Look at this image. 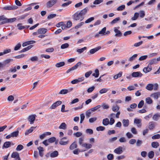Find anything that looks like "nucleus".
I'll return each mask as SVG.
<instances>
[{
    "instance_id": "f257e3e1",
    "label": "nucleus",
    "mask_w": 160,
    "mask_h": 160,
    "mask_svg": "<svg viewBox=\"0 0 160 160\" xmlns=\"http://www.w3.org/2000/svg\"><path fill=\"white\" fill-rule=\"evenodd\" d=\"M84 18V16H81V14L78 12H76L72 16V19L76 21L79 20L81 21L83 20Z\"/></svg>"
},
{
    "instance_id": "f03ea898",
    "label": "nucleus",
    "mask_w": 160,
    "mask_h": 160,
    "mask_svg": "<svg viewBox=\"0 0 160 160\" xmlns=\"http://www.w3.org/2000/svg\"><path fill=\"white\" fill-rule=\"evenodd\" d=\"M82 63L81 62H79L77 64H76L74 66L72 67L71 68L68 69L66 71L67 73H68L71 71H73L74 70L78 68L82 64Z\"/></svg>"
},
{
    "instance_id": "7ed1b4c3",
    "label": "nucleus",
    "mask_w": 160,
    "mask_h": 160,
    "mask_svg": "<svg viewBox=\"0 0 160 160\" xmlns=\"http://www.w3.org/2000/svg\"><path fill=\"white\" fill-rule=\"evenodd\" d=\"M11 157L12 158H14L16 160H20L21 158L19 157V153L17 152H13L12 154Z\"/></svg>"
},
{
    "instance_id": "20e7f679",
    "label": "nucleus",
    "mask_w": 160,
    "mask_h": 160,
    "mask_svg": "<svg viewBox=\"0 0 160 160\" xmlns=\"http://www.w3.org/2000/svg\"><path fill=\"white\" fill-rule=\"evenodd\" d=\"M133 78L141 77L143 74L140 72H133L131 74Z\"/></svg>"
},
{
    "instance_id": "39448f33",
    "label": "nucleus",
    "mask_w": 160,
    "mask_h": 160,
    "mask_svg": "<svg viewBox=\"0 0 160 160\" xmlns=\"http://www.w3.org/2000/svg\"><path fill=\"white\" fill-rule=\"evenodd\" d=\"M18 7L16 5H10L5 7L3 9L5 10H11L16 9Z\"/></svg>"
},
{
    "instance_id": "423d86ee",
    "label": "nucleus",
    "mask_w": 160,
    "mask_h": 160,
    "mask_svg": "<svg viewBox=\"0 0 160 160\" xmlns=\"http://www.w3.org/2000/svg\"><path fill=\"white\" fill-rule=\"evenodd\" d=\"M67 138L66 137H63L61 138L59 142V144L61 145H65L68 144V141L66 140Z\"/></svg>"
},
{
    "instance_id": "0eeeda50",
    "label": "nucleus",
    "mask_w": 160,
    "mask_h": 160,
    "mask_svg": "<svg viewBox=\"0 0 160 160\" xmlns=\"http://www.w3.org/2000/svg\"><path fill=\"white\" fill-rule=\"evenodd\" d=\"M36 117V115L34 114L30 115L28 117V121L30 122V124L33 123Z\"/></svg>"
},
{
    "instance_id": "6e6552de",
    "label": "nucleus",
    "mask_w": 160,
    "mask_h": 160,
    "mask_svg": "<svg viewBox=\"0 0 160 160\" xmlns=\"http://www.w3.org/2000/svg\"><path fill=\"white\" fill-rule=\"evenodd\" d=\"M114 32L115 33V36L117 37H121L122 36V33L116 27L114 28Z\"/></svg>"
},
{
    "instance_id": "1a4fd4ad",
    "label": "nucleus",
    "mask_w": 160,
    "mask_h": 160,
    "mask_svg": "<svg viewBox=\"0 0 160 160\" xmlns=\"http://www.w3.org/2000/svg\"><path fill=\"white\" fill-rule=\"evenodd\" d=\"M62 103V102L60 101H58L53 103L50 107L51 109H53L56 108L59 105H61Z\"/></svg>"
},
{
    "instance_id": "9d476101",
    "label": "nucleus",
    "mask_w": 160,
    "mask_h": 160,
    "mask_svg": "<svg viewBox=\"0 0 160 160\" xmlns=\"http://www.w3.org/2000/svg\"><path fill=\"white\" fill-rule=\"evenodd\" d=\"M114 152L117 154H121L123 152L122 147L121 146H119L118 148H117L114 149Z\"/></svg>"
},
{
    "instance_id": "9b49d317",
    "label": "nucleus",
    "mask_w": 160,
    "mask_h": 160,
    "mask_svg": "<svg viewBox=\"0 0 160 160\" xmlns=\"http://www.w3.org/2000/svg\"><path fill=\"white\" fill-rule=\"evenodd\" d=\"M57 0H51L48 2L47 3V6L48 8L52 7L53 5L56 3Z\"/></svg>"
},
{
    "instance_id": "f8f14e48",
    "label": "nucleus",
    "mask_w": 160,
    "mask_h": 160,
    "mask_svg": "<svg viewBox=\"0 0 160 160\" xmlns=\"http://www.w3.org/2000/svg\"><path fill=\"white\" fill-rule=\"evenodd\" d=\"M47 32V29L44 28H41L38 29V34H44Z\"/></svg>"
},
{
    "instance_id": "ddd939ff",
    "label": "nucleus",
    "mask_w": 160,
    "mask_h": 160,
    "mask_svg": "<svg viewBox=\"0 0 160 160\" xmlns=\"http://www.w3.org/2000/svg\"><path fill=\"white\" fill-rule=\"evenodd\" d=\"M101 48V47L100 46H98V47H96L95 48L92 49L90 50V51H89L90 53L91 54H94L95 52H97L98 50H99V49H100Z\"/></svg>"
},
{
    "instance_id": "4468645a",
    "label": "nucleus",
    "mask_w": 160,
    "mask_h": 160,
    "mask_svg": "<svg viewBox=\"0 0 160 160\" xmlns=\"http://www.w3.org/2000/svg\"><path fill=\"white\" fill-rule=\"evenodd\" d=\"M36 128V127H31L30 129L26 130L25 132V135H27L29 133H31Z\"/></svg>"
},
{
    "instance_id": "2eb2a0df",
    "label": "nucleus",
    "mask_w": 160,
    "mask_h": 160,
    "mask_svg": "<svg viewBox=\"0 0 160 160\" xmlns=\"http://www.w3.org/2000/svg\"><path fill=\"white\" fill-rule=\"evenodd\" d=\"M11 145V142L9 141L5 142L2 146V148H8L10 147Z\"/></svg>"
},
{
    "instance_id": "dca6fc26",
    "label": "nucleus",
    "mask_w": 160,
    "mask_h": 160,
    "mask_svg": "<svg viewBox=\"0 0 160 160\" xmlns=\"http://www.w3.org/2000/svg\"><path fill=\"white\" fill-rule=\"evenodd\" d=\"M160 96V92L154 93L151 94L150 96L153 97L155 99H158L159 96Z\"/></svg>"
},
{
    "instance_id": "f3484780",
    "label": "nucleus",
    "mask_w": 160,
    "mask_h": 160,
    "mask_svg": "<svg viewBox=\"0 0 160 160\" xmlns=\"http://www.w3.org/2000/svg\"><path fill=\"white\" fill-rule=\"evenodd\" d=\"M141 120L139 119H135L134 120V123L137 124V126L139 128L141 127Z\"/></svg>"
},
{
    "instance_id": "a211bd4d",
    "label": "nucleus",
    "mask_w": 160,
    "mask_h": 160,
    "mask_svg": "<svg viewBox=\"0 0 160 160\" xmlns=\"http://www.w3.org/2000/svg\"><path fill=\"white\" fill-rule=\"evenodd\" d=\"M38 149L39 151V154L40 156L42 157H43L44 155V150L43 148L41 147L40 146L38 148Z\"/></svg>"
},
{
    "instance_id": "6ab92c4d",
    "label": "nucleus",
    "mask_w": 160,
    "mask_h": 160,
    "mask_svg": "<svg viewBox=\"0 0 160 160\" xmlns=\"http://www.w3.org/2000/svg\"><path fill=\"white\" fill-rule=\"evenodd\" d=\"M152 70V67L151 66H148L147 67L144 68L143 69V71L145 73H147Z\"/></svg>"
},
{
    "instance_id": "aec40b11",
    "label": "nucleus",
    "mask_w": 160,
    "mask_h": 160,
    "mask_svg": "<svg viewBox=\"0 0 160 160\" xmlns=\"http://www.w3.org/2000/svg\"><path fill=\"white\" fill-rule=\"evenodd\" d=\"M21 129V128H17V130L14 132L12 133H11V135L12 136V137H17L19 133V131L18 130H20Z\"/></svg>"
},
{
    "instance_id": "412c9836",
    "label": "nucleus",
    "mask_w": 160,
    "mask_h": 160,
    "mask_svg": "<svg viewBox=\"0 0 160 160\" xmlns=\"http://www.w3.org/2000/svg\"><path fill=\"white\" fill-rule=\"evenodd\" d=\"M6 20H5V22H4V23H7L8 22H12L15 21L16 20V18H11L10 19H8L7 18H6Z\"/></svg>"
},
{
    "instance_id": "4be33fe9",
    "label": "nucleus",
    "mask_w": 160,
    "mask_h": 160,
    "mask_svg": "<svg viewBox=\"0 0 160 160\" xmlns=\"http://www.w3.org/2000/svg\"><path fill=\"white\" fill-rule=\"evenodd\" d=\"M88 9L87 8H84L81 11L79 12L82 16H84L87 13Z\"/></svg>"
},
{
    "instance_id": "5701e85b",
    "label": "nucleus",
    "mask_w": 160,
    "mask_h": 160,
    "mask_svg": "<svg viewBox=\"0 0 160 160\" xmlns=\"http://www.w3.org/2000/svg\"><path fill=\"white\" fill-rule=\"evenodd\" d=\"M129 120L128 119L126 120L124 119L122 120V121L123 125L124 127H128L129 125Z\"/></svg>"
},
{
    "instance_id": "b1692460",
    "label": "nucleus",
    "mask_w": 160,
    "mask_h": 160,
    "mask_svg": "<svg viewBox=\"0 0 160 160\" xmlns=\"http://www.w3.org/2000/svg\"><path fill=\"white\" fill-rule=\"evenodd\" d=\"M153 85L152 84L149 83L148 84L146 87V88L148 90L151 91L153 90Z\"/></svg>"
},
{
    "instance_id": "393cba45",
    "label": "nucleus",
    "mask_w": 160,
    "mask_h": 160,
    "mask_svg": "<svg viewBox=\"0 0 160 160\" xmlns=\"http://www.w3.org/2000/svg\"><path fill=\"white\" fill-rule=\"evenodd\" d=\"M51 157L55 158L58 155V152L57 151H55L54 152H51Z\"/></svg>"
},
{
    "instance_id": "a878e982",
    "label": "nucleus",
    "mask_w": 160,
    "mask_h": 160,
    "mask_svg": "<svg viewBox=\"0 0 160 160\" xmlns=\"http://www.w3.org/2000/svg\"><path fill=\"white\" fill-rule=\"evenodd\" d=\"M92 146V145L89 143H84L82 145V147L85 148L87 149L91 148Z\"/></svg>"
},
{
    "instance_id": "bb28decb",
    "label": "nucleus",
    "mask_w": 160,
    "mask_h": 160,
    "mask_svg": "<svg viewBox=\"0 0 160 160\" xmlns=\"http://www.w3.org/2000/svg\"><path fill=\"white\" fill-rule=\"evenodd\" d=\"M157 62L156 58H154L149 61V65H151L156 63Z\"/></svg>"
},
{
    "instance_id": "cd10ccee",
    "label": "nucleus",
    "mask_w": 160,
    "mask_h": 160,
    "mask_svg": "<svg viewBox=\"0 0 160 160\" xmlns=\"http://www.w3.org/2000/svg\"><path fill=\"white\" fill-rule=\"evenodd\" d=\"M65 64V62H61L59 63H57L55 64V66L57 68H60L64 66Z\"/></svg>"
},
{
    "instance_id": "c85d7f7f",
    "label": "nucleus",
    "mask_w": 160,
    "mask_h": 160,
    "mask_svg": "<svg viewBox=\"0 0 160 160\" xmlns=\"http://www.w3.org/2000/svg\"><path fill=\"white\" fill-rule=\"evenodd\" d=\"M102 124L104 126H107L109 124V119L108 118L104 119L102 120Z\"/></svg>"
},
{
    "instance_id": "c756f323",
    "label": "nucleus",
    "mask_w": 160,
    "mask_h": 160,
    "mask_svg": "<svg viewBox=\"0 0 160 160\" xmlns=\"http://www.w3.org/2000/svg\"><path fill=\"white\" fill-rule=\"evenodd\" d=\"M159 145L158 142H152L151 143L152 146L154 148H157Z\"/></svg>"
},
{
    "instance_id": "7c9ffc66",
    "label": "nucleus",
    "mask_w": 160,
    "mask_h": 160,
    "mask_svg": "<svg viewBox=\"0 0 160 160\" xmlns=\"http://www.w3.org/2000/svg\"><path fill=\"white\" fill-rule=\"evenodd\" d=\"M77 147V145L76 142H73L70 146L69 148L70 149L73 150L75 148H76Z\"/></svg>"
},
{
    "instance_id": "2f4dec72",
    "label": "nucleus",
    "mask_w": 160,
    "mask_h": 160,
    "mask_svg": "<svg viewBox=\"0 0 160 160\" xmlns=\"http://www.w3.org/2000/svg\"><path fill=\"white\" fill-rule=\"evenodd\" d=\"M160 117V114L156 113L155 114L153 117L152 118L153 120L155 121H157L158 120L159 118Z\"/></svg>"
},
{
    "instance_id": "473e14b6",
    "label": "nucleus",
    "mask_w": 160,
    "mask_h": 160,
    "mask_svg": "<svg viewBox=\"0 0 160 160\" xmlns=\"http://www.w3.org/2000/svg\"><path fill=\"white\" fill-rule=\"evenodd\" d=\"M87 48V47H84L81 49H78L77 50V52H78L79 53H81L83 52L84 51L86 50Z\"/></svg>"
},
{
    "instance_id": "72a5a7b5",
    "label": "nucleus",
    "mask_w": 160,
    "mask_h": 160,
    "mask_svg": "<svg viewBox=\"0 0 160 160\" xmlns=\"http://www.w3.org/2000/svg\"><path fill=\"white\" fill-rule=\"evenodd\" d=\"M119 107L117 105L113 106L112 107V110L114 112H116L118 111Z\"/></svg>"
},
{
    "instance_id": "f704fd0d",
    "label": "nucleus",
    "mask_w": 160,
    "mask_h": 160,
    "mask_svg": "<svg viewBox=\"0 0 160 160\" xmlns=\"http://www.w3.org/2000/svg\"><path fill=\"white\" fill-rule=\"evenodd\" d=\"M66 125L64 122L62 123L59 127V128L60 129H65L66 128Z\"/></svg>"
},
{
    "instance_id": "c9c22d12",
    "label": "nucleus",
    "mask_w": 160,
    "mask_h": 160,
    "mask_svg": "<svg viewBox=\"0 0 160 160\" xmlns=\"http://www.w3.org/2000/svg\"><path fill=\"white\" fill-rule=\"evenodd\" d=\"M138 55L137 54H135L132 55V57H130L128 59L129 61L132 62L134 60L135 58L137 57Z\"/></svg>"
},
{
    "instance_id": "e433bc0d",
    "label": "nucleus",
    "mask_w": 160,
    "mask_h": 160,
    "mask_svg": "<svg viewBox=\"0 0 160 160\" xmlns=\"http://www.w3.org/2000/svg\"><path fill=\"white\" fill-rule=\"evenodd\" d=\"M120 20V18L119 17L117 18L113 19L112 21L110 22V24H114L116 23L118 21Z\"/></svg>"
},
{
    "instance_id": "4c0bfd02",
    "label": "nucleus",
    "mask_w": 160,
    "mask_h": 160,
    "mask_svg": "<svg viewBox=\"0 0 160 160\" xmlns=\"http://www.w3.org/2000/svg\"><path fill=\"white\" fill-rule=\"evenodd\" d=\"M48 142L52 143L56 141V138L55 137H52L48 139Z\"/></svg>"
},
{
    "instance_id": "58836bf2",
    "label": "nucleus",
    "mask_w": 160,
    "mask_h": 160,
    "mask_svg": "<svg viewBox=\"0 0 160 160\" xmlns=\"http://www.w3.org/2000/svg\"><path fill=\"white\" fill-rule=\"evenodd\" d=\"M6 18H5L3 16H0V21H2L1 22H0V25L3 24L5 23H4L6 20Z\"/></svg>"
},
{
    "instance_id": "ea45409f",
    "label": "nucleus",
    "mask_w": 160,
    "mask_h": 160,
    "mask_svg": "<svg viewBox=\"0 0 160 160\" xmlns=\"http://www.w3.org/2000/svg\"><path fill=\"white\" fill-rule=\"evenodd\" d=\"M95 72V73H93L92 74V75L95 78H97L98 77L99 75V71L98 69H96Z\"/></svg>"
},
{
    "instance_id": "a19ab883",
    "label": "nucleus",
    "mask_w": 160,
    "mask_h": 160,
    "mask_svg": "<svg viewBox=\"0 0 160 160\" xmlns=\"http://www.w3.org/2000/svg\"><path fill=\"white\" fill-rule=\"evenodd\" d=\"M155 127L154 122H150L149 123L148 128L149 129L151 130L153 129Z\"/></svg>"
},
{
    "instance_id": "79ce46f5",
    "label": "nucleus",
    "mask_w": 160,
    "mask_h": 160,
    "mask_svg": "<svg viewBox=\"0 0 160 160\" xmlns=\"http://www.w3.org/2000/svg\"><path fill=\"white\" fill-rule=\"evenodd\" d=\"M154 155V152L153 151H151L148 153V156L150 158H152Z\"/></svg>"
},
{
    "instance_id": "37998d69",
    "label": "nucleus",
    "mask_w": 160,
    "mask_h": 160,
    "mask_svg": "<svg viewBox=\"0 0 160 160\" xmlns=\"http://www.w3.org/2000/svg\"><path fill=\"white\" fill-rule=\"evenodd\" d=\"M138 16L139 13L138 12H135L134 16L131 19L132 20H135L138 18Z\"/></svg>"
},
{
    "instance_id": "c03bdc74",
    "label": "nucleus",
    "mask_w": 160,
    "mask_h": 160,
    "mask_svg": "<svg viewBox=\"0 0 160 160\" xmlns=\"http://www.w3.org/2000/svg\"><path fill=\"white\" fill-rule=\"evenodd\" d=\"M122 72H120L118 74L115 75L113 76V78L115 79H117L118 78H120L122 76Z\"/></svg>"
},
{
    "instance_id": "a18cd8bd",
    "label": "nucleus",
    "mask_w": 160,
    "mask_h": 160,
    "mask_svg": "<svg viewBox=\"0 0 160 160\" xmlns=\"http://www.w3.org/2000/svg\"><path fill=\"white\" fill-rule=\"evenodd\" d=\"M125 5H122L117 8V10L119 11H122L125 8Z\"/></svg>"
},
{
    "instance_id": "49530a36",
    "label": "nucleus",
    "mask_w": 160,
    "mask_h": 160,
    "mask_svg": "<svg viewBox=\"0 0 160 160\" xmlns=\"http://www.w3.org/2000/svg\"><path fill=\"white\" fill-rule=\"evenodd\" d=\"M101 107V106L100 105H98L96 106L94 108H92L90 109L91 110V111L92 112H94L96 110H97L99 108Z\"/></svg>"
},
{
    "instance_id": "de8ad7c7",
    "label": "nucleus",
    "mask_w": 160,
    "mask_h": 160,
    "mask_svg": "<svg viewBox=\"0 0 160 160\" xmlns=\"http://www.w3.org/2000/svg\"><path fill=\"white\" fill-rule=\"evenodd\" d=\"M68 93V90L67 89H62L59 92V94H67Z\"/></svg>"
},
{
    "instance_id": "09e8293b",
    "label": "nucleus",
    "mask_w": 160,
    "mask_h": 160,
    "mask_svg": "<svg viewBox=\"0 0 160 160\" xmlns=\"http://www.w3.org/2000/svg\"><path fill=\"white\" fill-rule=\"evenodd\" d=\"M30 60L32 62L37 61L38 60V58L36 56H34L30 58Z\"/></svg>"
},
{
    "instance_id": "8fccbe9b",
    "label": "nucleus",
    "mask_w": 160,
    "mask_h": 160,
    "mask_svg": "<svg viewBox=\"0 0 160 160\" xmlns=\"http://www.w3.org/2000/svg\"><path fill=\"white\" fill-rule=\"evenodd\" d=\"M69 47V44L68 43H65L62 44L61 46V48L62 49H64L68 48Z\"/></svg>"
},
{
    "instance_id": "3c124183",
    "label": "nucleus",
    "mask_w": 160,
    "mask_h": 160,
    "mask_svg": "<svg viewBox=\"0 0 160 160\" xmlns=\"http://www.w3.org/2000/svg\"><path fill=\"white\" fill-rule=\"evenodd\" d=\"M106 27L103 28L99 32V34H102L105 35V33L106 31Z\"/></svg>"
},
{
    "instance_id": "603ef678",
    "label": "nucleus",
    "mask_w": 160,
    "mask_h": 160,
    "mask_svg": "<svg viewBox=\"0 0 160 160\" xmlns=\"http://www.w3.org/2000/svg\"><path fill=\"white\" fill-rule=\"evenodd\" d=\"M146 102L148 104H150L152 102V99L149 97L146 98Z\"/></svg>"
},
{
    "instance_id": "864d4df0",
    "label": "nucleus",
    "mask_w": 160,
    "mask_h": 160,
    "mask_svg": "<svg viewBox=\"0 0 160 160\" xmlns=\"http://www.w3.org/2000/svg\"><path fill=\"white\" fill-rule=\"evenodd\" d=\"M108 91V89L106 88H103L100 90L99 91L100 94L106 93Z\"/></svg>"
},
{
    "instance_id": "5fc2aeb1",
    "label": "nucleus",
    "mask_w": 160,
    "mask_h": 160,
    "mask_svg": "<svg viewBox=\"0 0 160 160\" xmlns=\"http://www.w3.org/2000/svg\"><path fill=\"white\" fill-rule=\"evenodd\" d=\"M23 148V145L21 144H19L17 146L16 148V150L18 151H20L22 150Z\"/></svg>"
},
{
    "instance_id": "6e6d98bb",
    "label": "nucleus",
    "mask_w": 160,
    "mask_h": 160,
    "mask_svg": "<svg viewBox=\"0 0 160 160\" xmlns=\"http://www.w3.org/2000/svg\"><path fill=\"white\" fill-rule=\"evenodd\" d=\"M21 46V45L20 43H18L14 47V50L17 51L18 50Z\"/></svg>"
},
{
    "instance_id": "4d7b16f0",
    "label": "nucleus",
    "mask_w": 160,
    "mask_h": 160,
    "mask_svg": "<svg viewBox=\"0 0 160 160\" xmlns=\"http://www.w3.org/2000/svg\"><path fill=\"white\" fill-rule=\"evenodd\" d=\"M22 23H19L17 24V26L18 27V28L19 30H22L25 28L24 26H22L21 25Z\"/></svg>"
},
{
    "instance_id": "13d9d810",
    "label": "nucleus",
    "mask_w": 160,
    "mask_h": 160,
    "mask_svg": "<svg viewBox=\"0 0 160 160\" xmlns=\"http://www.w3.org/2000/svg\"><path fill=\"white\" fill-rule=\"evenodd\" d=\"M144 104V101L142 100L138 103V107L139 108H141L142 107Z\"/></svg>"
},
{
    "instance_id": "bf43d9fd",
    "label": "nucleus",
    "mask_w": 160,
    "mask_h": 160,
    "mask_svg": "<svg viewBox=\"0 0 160 160\" xmlns=\"http://www.w3.org/2000/svg\"><path fill=\"white\" fill-rule=\"evenodd\" d=\"M94 18L93 17H92L89 18L85 21V23H86L90 22L94 20Z\"/></svg>"
},
{
    "instance_id": "052dcab7",
    "label": "nucleus",
    "mask_w": 160,
    "mask_h": 160,
    "mask_svg": "<svg viewBox=\"0 0 160 160\" xmlns=\"http://www.w3.org/2000/svg\"><path fill=\"white\" fill-rule=\"evenodd\" d=\"M92 112L90 109L88 110L86 112V116L87 118H89L90 117L91 113Z\"/></svg>"
},
{
    "instance_id": "680f3d73",
    "label": "nucleus",
    "mask_w": 160,
    "mask_h": 160,
    "mask_svg": "<svg viewBox=\"0 0 160 160\" xmlns=\"http://www.w3.org/2000/svg\"><path fill=\"white\" fill-rule=\"evenodd\" d=\"M152 138L153 139H159L160 138V134H157L156 135H153L152 137Z\"/></svg>"
},
{
    "instance_id": "e2e57ef3",
    "label": "nucleus",
    "mask_w": 160,
    "mask_h": 160,
    "mask_svg": "<svg viewBox=\"0 0 160 160\" xmlns=\"http://www.w3.org/2000/svg\"><path fill=\"white\" fill-rule=\"evenodd\" d=\"M148 56L147 55H144L141 56L139 58V60L140 61H142L146 59Z\"/></svg>"
},
{
    "instance_id": "0e129e2a",
    "label": "nucleus",
    "mask_w": 160,
    "mask_h": 160,
    "mask_svg": "<svg viewBox=\"0 0 160 160\" xmlns=\"http://www.w3.org/2000/svg\"><path fill=\"white\" fill-rule=\"evenodd\" d=\"M114 157L112 154H109L108 155L107 158L108 160H112L113 159Z\"/></svg>"
},
{
    "instance_id": "69168bd1",
    "label": "nucleus",
    "mask_w": 160,
    "mask_h": 160,
    "mask_svg": "<svg viewBox=\"0 0 160 160\" xmlns=\"http://www.w3.org/2000/svg\"><path fill=\"white\" fill-rule=\"evenodd\" d=\"M105 129V128L103 126H99L96 128L97 130L98 131H102Z\"/></svg>"
},
{
    "instance_id": "338daca9",
    "label": "nucleus",
    "mask_w": 160,
    "mask_h": 160,
    "mask_svg": "<svg viewBox=\"0 0 160 160\" xmlns=\"http://www.w3.org/2000/svg\"><path fill=\"white\" fill-rule=\"evenodd\" d=\"M95 88V87L94 86H92L91 87L88 88L87 90V92L88 93L91 92L94 90Z\"/></svg>"
},
{
    "instance_id": "774afa93",
    "label": "nucleus",
    "mask_w": 160,
    "mask_h": 160,
    "mask_svg": "<svg viewBox=\"0 0 160 160\" xmlns=\"http://www.w3.org/2000/svg\"><path fill=\"white\" fill-rule=\"evenodd\" d=\"M92 73V72L91 71H90L89 72H88L85 73V76L86 78H88Z\"/></svg>"
}]
</instances>
